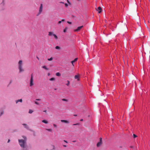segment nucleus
Wrapping results in <instances>:
<instances>
[{
    "label": "nucleus",
    "mask_w": 150,
    "mask_h": 150,
    "mask_svg": "<svg viewBox=\"0 0 150 150\" xmlns=\"http://www.w3.org/2000/svg\"><path fill=\"white\" fill-rule=\"evenodd\" d=\"M22 137L24 139H18L19 143L23 149V150H26L27 149V138L25 136H23Z\"/></svg>",
    "instance_id": "nucleus-1"
},
{
    "label": "nucleus",
    "mask_w": 150,
    "mask_h": 150,
    "mask_svg": "<svg viewBox=\"0 0 150 150\" xmlns=\"http://www.w3.org/2000/svg\"><path fill=\"white\" fill-rule=\"evenodd\" d=\"M18 69L19 72H21L24 71V70L23 68V64L22 60H20L18 62Z\"/></svg>",
    "instance_id": "nucleus-2"
},
{
    "label": "nucleus",
    "mask_w": 150,
    "mask_h": 150,
    "mask_svg": "<svg viewBox=\"0 0 150 150\" xmlns=\"http://www.w3.org/2000/svg\"><path fill=\"white\" fill-rule=\"evenodd\" d=\"M43 9V5L42 4H41L40 5V6L39 8V11L38 13L37 16H38L42 12Z\"/></svg>",
    "instance_id": "nucleus-3"
},
{
    "label": "nucleus",
    "mask_w": 150,
    "mask_h": 150,
    "mask_svg": "<svg viewBox=\"0 0 150 150\" xmlns=\"http://www.w3.org/2000/svg\"><path fill=\"white\" fill-rule=\"evenodd\" d=\"M33 74H32L31 75V78H30V86H33Z\"/></svg>",
    "instance_id": "nucleus-4"
},
{
    "label": "nucleus",
    "mask_w": 150,
    "mask_h": 150,
    "mask_svg": "<svg viewBox=\"0 0 150 150\" xmlns=\"http://www.w3.org/2000/svg\"><path fill=\"white\" fill-rule=\"evenodd\" d=\"M54 149V146L53 145H51L48 146V148L47 149V150H53Z\"/></svg>",
    "instance_id": "nucleus-5"
},
{
    "label": "nucleus",
    "mask_w": 150,
    "mask_h": 150,
    "mask_svg": "<svg viewBox=\"0 0 150 150\" xmlns=\"http://www.w3.org/2000/svg\"><path fill=\"white\" fill-rule=\"evenodd\" d=\"M48 35L50 36H52V35H53L55 39L56 40L58 38L57 36L55 34H53V33L51 32H49Z\"/></svg>",
    "instance_id": "nucleus-6"
},
{
    "label": "nucleus",
    "mask_w": 150,
    "mask_h": 150,
    "mask_svg": "<svg viewBox=\"0 0 150 150\" xmlns=\"http://www.w3.org/2000/svg\"><path fill=\"white\" fill-rule=\"evenodd\" d=\"M99 139L100 141L97 143L96 145L98 147L100 146L102 144V138H100Z\"/></svg>",
    "instance_id": "nucleus-7"
},
{
    "label": "nucleus",
    "mask_w": 150,
    "mask_h": 150,
    "mask_svg": "<svg viewBox=\"0 0 150 150\" xmlns=\"http://www.w3.org/2000/svg\"><path fill=\"white\" fill-rule=\"evenodd\" d=\"M83 25L81 26L78 27L77 28V29L74 30V31L75 32H78V31H79L81 29V28H83Z\"/></svg>",
    "instance_id": "nucleus-8"
},
{
    "label": "nucleus",
    "mask_w": 150,
    "mask_h": 150,
    "mask_svg": "<svg viewBox=\"0 0 150 150\" xmlns=\"http://www.w3.org/2000/svg\"><path fill=\"white\" fill-rule=\"evenodd\" d=\"M74 78L76 79H77L78 81H79L80 80V75H75Z\"/></svg>",
    "instance_id": "nucleus-9"
},
{
    "label": "nucleus",
    "mask_w": 150,
    "mask_h": 150,
    "mask_svg": "<svg viewBox=\"0 0 150 150\" xmlns=\"http://www.w3.org/2000/svg\"><path fill=\"white\" fill-rule=\"evenodd\" d=\"M96 10L98 11V13H100L101 12L102 8L100 7H99Z\"/></svg>",
    "instance_id": "nucleus-10"
},
{
    "label": "nucleus",
    "mask_w": 150,
    "mask_h": 150,
    "mask_svg": "<svg viewBox=\"0 0 150 150\" xmlns=\"http://www.w3.org/2000/svg\"><path fill=\"white\" fill-rule=\"evenodd\" d=\"M77 59H78L77 58H76L75 59H74V60L71 61V63L73 66H74V65L73 64V63L74 62H75L76 61H77Z\"/></svg>",
    "instance_id": "nucleus-11"
},
{
    "label": "nucleus",
    "mask_w": 150,
    "mask_h": 150,
    "mask_svg": "<svg viewBox=\"0 0 150 150\" xmlns=\"http://www.w3.org/2000/svg\"><path fill=\"white\" fill-rule=\"evenodd\" d=\"M61 122H64L65 123H69V122L67 120H61Z\"/></svg>",
    "instance_id": "nucleus-12"
},
{
    "label": "nucleus",
    "mask_w": 150,
    "mask_h": 150,
    "mask_svg": "<svg viewBox=\"0 0 150 150\" xmlns=\"http://www.w3.org/2000/svg\"><path fill=\"white\" fill-rule=\"evenodd\" d=\"M22 102V99H20L18 100H17L16 101V103H17L18 102Z\"/></svg>",
    "instance_id": "nucleus-13"
},
{
    "label": "nucleus",
    "mask_w": 150,
    "mask_h": 150,
    "mask_svg": "<svg viewBox=\"0 0 150 150\" xmlns=\"http://www.w3.org/2000/svg\"><path fill=\"white\" fill-rule=\"evenodd\" d=\"M42 67L47 70H48L49 69H48L45 66H43Z\"/></svg>",
    "instance_id": "nucleus-14"
},
{
    "label": "nucleus",
    "mask_w": 150,
    "mask_h": 150,
    "mask_svg": "<svg viewBox=\"0 0 150 150\" xmlns=\"http://www.w3.org/2000/svg\"><path fill=\"white\" fill-rule=\"evenodd\" d=\"M42 122L45 124H47L48 123V122L47 121L45 120H42Z\"/></svg>",
    "instance_id": "nucleus-15"
},
{
    "label": "nucleus",
    "mask_w": 150,
    "mask_h": 150,
    "mask_svg": "<svg viewBox=\"0 0 150 150\" xmlns=\"http://www.w3.org/2000/svg\"><path fill=\"white\" fill-rule=\"evenodd\" d=\"M23 125L25 126V128H26L27 129L28 128V127L27 124H23Z\"/></svg>",
    "instance_id": "nucleus-16"
},
{
    "label": "nucleus",
    "mask_w": 150,
    "mask_h": 150,
    "mask_svg": "<svg viewBox=\"0 0 150 150\" xmlns=\"http://www.w3.org/2000/svg\"><path fill=\"white\" fill-rule=\"evenodd\" d=\"M56 75L57 76H59L61 75V74L59 72H57L56 74Z\"/></svg>",
    "instance_id": "nucleus-17"
},
{
    "label": "nucleus",
    "mask_w": 150,
    "mask_h": 150,
    "mask_svg": "<svg viewBox=\"0 0 150 150\" xmlns=\"http://www.w3.org/2000/svg\"><path fill=\"white\" fill-rule=\"evenodd\" d=\"M55 79L54 78H52L50 79V81H54Z\"/></svg>",
    "instance_id": "nucleus-18"
},
{
    "label": "nucleus",
    "mask_w": 150,
    "mask_h": 150,
    "mask_svg": "<svg viewBox=\"0 0 150 150\" xmlns=\"http://www.w3.org/2000/svg\"><path fill=\"white\" fill-rule=\"evenodd\" d=\"M70 84V82L69 81H67V83L66 84V85L67 86H69Z\"/></svg>",
    "instance_id": "nucleus-19"
},
{
    "label": "nucleus",
    "mask_w": 150,
    "mask_h": 150,
    "mask_svg": "<svg viewBox=\"0 0 150 150\" xmlns=\"http://www.w3.org/2000/svg\"><path fill=\"white\" fill-rule=\"evenodd\" d=\"M46 129L50 132H52V129Z\"/></svg>",
    "instance_id": "nucleus-20"
},
{
    "label": "nucleus",
    "mask_w": 150,
    "mask_h": 150,
    "mask_svg": "<svg viewBox=\"0 0 150 150\" xmlns=\"http://www.w3.org/2000/svg\"><path fill=\"white\" fill-rule=\"evenodd\" d=\"M55 48L57 49H60V48L58 46H56L55 47Z\"/></svg>",
    "instance_id": "nucleus-21"
},
{
    "label": "nucleus",
    "mask_w": 150,
    "mask_h": 150,
    "mask_svg": "<svg viewBox=\"0 0 150 150\" xmlns=\"http://www.w3.org/2000/svg\"><path fill=\"white\" fill-rule=\"evenodd\" d=\"M33 111L31 110H30L29 111V113H32L33 112Z\"/></svg>",
    "instance_id": "nucleus-22"
},
{
    "label": "nucleus",
    "mask_w": 150,
    "mask_h": 150,
    "mask_svg": "<svg viewBox=\"0 0 150 150\" xmlns=\"http://www.w3.org/2000/svg\"><path fill=\"white\" fill-rule=\"evenodd\" d=\"M4 112V111L3 110H2V111H0V112H1L0 116H1V115H2V114H3Z\"/></svg>",
    "instance_id": "nucleus-23"
},
{
    "label": "nucleus",
    "mask_w": 150,
    "mask_h": 150,
    "mask_svg": "<svg viewBox=\"0 0 150 150\" xmlns=\"http://www.w3.org/2000/svg\"><path fill=\"white\" fill-rule=\"evenodd\" d=\"M53 58L52 57H51L50 58V59H47V60H48V61H51L52 60V59H53Z\"/></svg>",
    "instance_id": "nucleus-24"
},
{
    "label": "nucleus",
    "mask_w": 150,
    "mask_h": 150,
    "mask_svg": "<svg viewBox=\"0 0 150 150\" xmlns=\"http://www.w3.org/2000/svg\"><path fill=\"white\" fill-rule=\"evenodd\" d=\"M62 100L63 101H67V102L68 101V100L66 99H62Z\"/></svg>",
    "instance_id": "nucleus-25"
},
{
    "label": "nucleus",
    "mask_w": 150,
    "mask_h": 150,
    "mask_svg": "<svg viewBox=\"0 0 150 150\" xmlns=\"http://www.w3.org/2000/svg\"><path fill=\"white\" fill-rule=\"evenodd\" d=\"M133 137L134 138H135L137 137V135H135V134H133Z\"/></svg>",
    "instance_id": "nucleus-26"
},
{
    "label": "nucleus",
    "mask_w": 150,
    "mask_h": 150,
    "mask_svg": "<svg viewBox=\"0 0 150 150\" xmlns=\"http://www.w3.org/2000/svg\"><path fill=\"white\" fill-rule=\"evenodd\" d=\"M65 7H67L68 6V4H67L66 3V4H65Z\"/></svg>",
    "instance_id": "nucleus-27"
},
{
    "label": "nucleus",
    "mask_w": 150,
    "mask_h": 150,
    "mask_svg": "<svg viewBox=\"0 0 150 150\" xmlns=\"http://www.w3.org/2000/svg\"><path fill=\"white\" fill-rule=\"evenodd\" d=\"M53 125L54 127H57V125L55 124H53Z\"/></svg>",
    "instance_id": "nucleus-28"
},
{
    "label": "nucleus",
    "mask_w": 150,
    "mask_h": 150,
    "mask_svg": "<svg viewBox=\"0 0 150 150\" xmlns=\"http://www.w3.org/2000/svg\"><path fill=\"white\" fill-rule=\"evenodd\" d=\"M35 103L37 105H38L39 104V103L37 102H35Z\"/></svg>",
    "instance_id": "nucleus-29"
},
{
    "label": "nucleus",
    "mask_w": 150,
    "mask_h": 150,
    "mask_svg": "<svg viewBox=\"0 0 150 150\" xmlns=\"http://www.w3.org/2000/svg\"><path fill=\"white\" fill-rule=\"evenodd\" d=\"M66 30H67V28H65V29H64V32H66Z\"/></svg>",
    "instance_id": "nucleus-30"
},
{
    "label": "nucleus",
    "mask_w": 150,
    "mask_h": 150,
    "mask_svg": "<svg viewBox=\"0 0 150 150\" xmlns=\"http://www.w3.org/2000/svg\"><path fill=\"white\" fill-rule=\"evenodd\" d=\"M67 23H68L69 24H71V22H69V21H67Z\"/></svg>",
    "instance_id": "nucleus-31"
},
{
    "label": "nucleus",
    "mask_w": 150,
    "mask_h": 150,
    "mask_svg": "<svg viewBox=\"0 0 150 150\" xmlns=\"http://www.w3.org/2000/svg\"><path fill=\"white\" fill-rule=\"evenodd\" d=\"M62 22V21H59V22H58V23L59 24H60Z\"/></svg>",
    "instance_id": "nucleus-32"
},
{
    "label": "nucleus",
    "mask_w": 150,
    "mask_h": 150,
    "mask_svg": "<svg viewBox=\"0 0 150 150\" xmlns=\"http://www.w3.org/2000/svg\"><path fill=\"white\" fill-rule=\"evenodd\" d=\"M36 100H40V99H36Z\"/></svg>",
    "instance_id": "nucleus-33"
},
{
    "label": "nucleus",
    "mask_w": 150,
    "mask_h": 150,
    "mask_svg": "<svg viewBox=\"0 0 150 150\" xmlns=\"http://www.w3.org/2000/svg\"><path fill=\"white\" fill-rule=\"evenodd\" d=\"M64 142H66V143H68V142H67V141H66V140H64Z\"/></svg>",
    "instance_id": "nucleus-34"
},
{
    "label": "nucleus",
    "mask_w": 150,
    "mask_h": 150,
    "mask_svg": "<svg viewBox=\"0 0 150 150\" xmlns=\"http://www.w3.org/2000/svg\"><path fill=\"white\" fill-rule=\"evenodd\" d=\"M63 146L64 147H66L67 146V145H63Z\"/></svg>",
    "instance_id": "nucleus-35"
},
{
    "label": "nucleus",
    "mask_w": 150,
    "mask_h": 150,
    "mask_svg": "<svg viewBox=\"0 0 150 150\" xmlns=\"http://www.w3.org/2000/svg\"><path fill=\"white\" fill-rule=\"evenodd\" d=\"M64 21H65V20H64V19H62V21H62V22H64Z\"/></svg>",
    "instance_id": "nucleus-36"
},
{
    "label": "nucleus",
    "mask_w": 150,
    "mask_h": 150,
    "mask_svg": "<svg viewBox=\"0 0 150 150\" xmlns=\"http://www.w3.org/2000/svg\"><path fill=\"white\" fill-rule=\"evenodd\" d=\"M67 2L69 4H70V3L69 2V1L68 0H67Z\"/></svg>",
    "instance_id": "nucleus-37"
},
{
    "label": "nucleus",
    "mask_w": 150,
    "mask_h": 150,
    "mask_svg": "<svg viewBox=\"0 0 150 150\" xmlns=\"http://www.w3.org/2000/svg\"><path fill=\"white\" fill-rule=\"evenodd\" d=\"M10 140L9 139H8V143L10 142Z\"/></svg>",
    "instance_id": "nucleus-38"
},
{
    "label": "nucleus",
    "mask_w": 150,
    "mask_h": 150,
    "mask_svg": "<svg viewBox=\"0 0 150 150\" xmlns=\"http://www.w3.org/2000/svg\"><path fill=\"white\" fill-rule=\"evenodd\" d=\"M83 121V119H81L80 120V121Z\"/></svg>",
    "instance_id": "nucleus-39"
},
{
    "label": "nucleus",
    "mask_w": 150,
    "mask_h": 150,
    "mask_svg": "<svg viewBox=\"0 0 150 150\" xmlns=\"http://www.w3.org/2000/svg\"><path fill=\"white\" fill-rule=\"evenodd\" d=\"M43 111L44 112H47V110H44Z\"/></svg>",
    "instance_id": "nucleus-40"
},
{
    "label": "nucleus",
    "mask_w": 150,
    "mask_h": 150,
    "mask_svg": "<svg viewBox=\"0 0 150 150\" xmlns=\"http://www.w3.org/2000/svg\"><path fill=\"white\" fill-rule=\"evenodd\" d=\"M60 3H62V4H64V3L63 2H60Z\"/></svg>",
    "instance_id": "nucleus-41"
},
{
    "label": "nucleus",
    "mask_w": 150,
    "mask_h": 150,
    "mask_svg": "<svg viewBox=\"0 0 150 150\" xmlns=\"http://www.w3.org/2000/svg\"><path fill=\"white\" fill-rule=\"evenodd\" d=\"M78 125V124H74L73 125Z\"/></svg>",
    "instance_id": "nucleus-42"
},
{
    "label": "nucleus",
    "mask_w": 150,
    "mask_h": 150,
    "mask_svg": "<svg viewBox=\"0 0 150 150\" xmlns=\"http://www.w3.org/2000/svg\"><path fill=\"white\" fill-rule=\"evenodd\" d=\"M37 58L39 60V58L38 57H37Z\"/></svg>",
    "instance_id": "nucleus-43"
},
{
    "label": "nucleus",
    "mask_w": 150,
    "mask_h": 150,
    "mask_svg": "<svg viewBox=\"0 0 150 150\" xmlns=\"http://www.w3.org/2000/svg\"><path fill=\"white\" fill-rule=\"evenodd\" d=\"M74 115L75 116H76L77 115Z\"/></svg>",
    "instance_id": "nucleus-44"
},
{
    "label": "nucleus",
    "mask_w": 150,
    "mask_h": 150,
    "mask_svg": "<svg viewBox=\"0 0 150 150\" xmlns=\"http://www.w3.org/2000/svg\"><path fill=\"white\" fill-rule=\"evenodd\" d=\"M48 74V75H50V74H49H49Z\"/></svg>",
    "instance_id": "nucleus-45"
}]
</instances>
